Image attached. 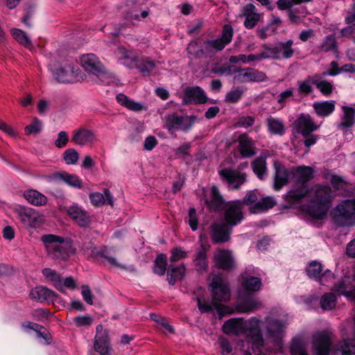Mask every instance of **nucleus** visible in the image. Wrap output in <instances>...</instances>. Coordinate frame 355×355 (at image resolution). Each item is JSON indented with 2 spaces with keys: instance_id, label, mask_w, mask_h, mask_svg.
<instances>
[{
  "instance_id": "obj_44",
  "label": "nucleus",
  "mask_w": 355,
  "mask_h": 355,
  "mask_svg": "<svg viewBox=\"0 0 355 355\" xmlns=\"http://www.w3.org/2000/svg\"><path fill=\"white\" fill-rule=\"evenodd\" d=\"M276 45L278 49L279 59H288L293 55L294 49L292 47L293 45V41L292 40H288L286 42H278Z\"/></svg>"
},
{
  "instance_id": "obj_64",
  "label": "nucleus",
  "mask_w": 355,
  "mask_h": 355,
  "mask_svg": "<svg viewBox=\"0 0 355 355\" xmlns=\"http://www.w3.org/2000/svg\"><path fill=\"white\" fill-rule=\"evenodd\" d=\"M334 278V275L333 272L329 270H326L317 279L319 281L320 284L327 286L329 283L331 282Z\"/></svg>"
},
{
  "instance_id": "obj_35",
  "label": "nucleus",
  "mask_w": 355,
  "mask_h": 355,
  "mask_svg": "<svg viewBox=\"0 0 355 355\" xmlns=\"http://www.w3.org/2000/svg\"><path fill=\"white\" fill-rule=\"evenodd\" d=\"M89 199L92 204L95 207L103 206L105 204V200L107 201V203L110 206L113 207L114 205L113 197L107 189H104V194L100 192L90 193Z\"/></svg>"
},
{
  "instance_id": "obj_49",
  "label": "nucleus",
  "mask_w": 355,
  "mask_h": 355,
  "mask_svg": "<svg viewBox=\"0 0 355 355\" xmlns=\"http://www.w3.org/2000/svg\"><path fill=\"white\" fill-rule=\"evenodd\" d=\"M57 177L71 187L80 189L83 186L82 180L76 175L69 174L64 172L58 173Z\"/></svg>"
},
{
  "instance_id": "obj_23",
  "label": "nucleus",
  "mask_w": 355,
  "mask_h": 355,
  "mask_svg": "<svg viewBox=\"0 0 355 355\" xmlns=\"http://www.w3.org/2000/svg\"><path fill=\"white\" fill-rule=\"evenodd\" d=\"M240 16L245 18L244 26L247 29H252L258 24L262 15L257 12L253 3H248L243 7Z\"/></svg>"
},
{
  "instance_id": "obj_39",
  "label": "nucleus",
  "mask_w": 355,
  "mask_h": 355,
  "mask_svg": "<svg viewBox=\"0 0 355 355\" xmlns=\"http://www.w3.org/2000/svg\"><path fill=\"white\" fill-rule=\"evenodd\" d=\"M276 204L275 199L272 197H264L258 200L253 205L250 210L252 214H257L261 211H267L272 208Z\"/></svg>"
},
{
  "instance_id": "obj_18",
  "label": "nucleus",
  "mask_w": 355,
  "mask_h": 355,
  "mask_svg": "<svg viewBox=\"0 0 355 355\" xmlns=\"http://www.w3.org/2000/svg\"><path fill=\"white\" fill-rule=\"evenodd\" d=\"M207 101L205 91L199 86L187 87L184 89L183 103L189 104H203Z\"/></svg>"
},
{
  "instance_id": "obj_12",
  "label": "nucleus",
  "mask_w": 355,
  "mask_h": 355,
  "mask_svg": "<svg viewBox=\"0 0 355 355\" xmlns=\"http://www.w3.org/2000/svg\"><path fill=\"white\" fill-rule=\"evenodd\" d=\"M242 202L241 200H232L224 206L223 219L229 226L233 227L239 224L243 219Z\"/></svg>"
},
{
  "instance_id": "obj_14",
  "label": "nucleus",
  "mask_w": 355,
  "mask_h": 355,
  "mask_svg": "<svg viewBox=\"0 0 355 355\" xmlns=\"http://www.w3.org/2000/svg\"><path fill=\"white\" fill-rule=\"evenodd\" d=\"M220 178L226 182L233 189H239L246 182L245 173L239 169L225 168L218 171Z\"/></svg>"
},
{
  "instance_id": "obj_54",
  "label": "nucleus",
  "mask_w": 355,
  "mask_h": 355,
  "mask_svg": "<svg viewBox=\"0 0 355 355\" xmlns=\"http://www.w3.org/2000/svg\"><path fill=\"white\" fill-rule=\"evenodd\" d=\"M320 50L324 52L336 51L337 42L336 36L333 34L327 35L320 47Z\"/></svg>"
},
{
  "instance_id": "obj_59",
  "label": "nucleus",
  "mask_w": 355,
  "mask_h": 355,
  "mask_svg": "<svg viewBox=\"0 0 355 355\" xmlns=\"http://www.w3.org/2000/svg\"><path fill=\"white\" fill-rule=\"evenodd\" d=\"M63 157L67 164H75L78 162L79 155L73 148H69L65 150Z\"/></svg>"
},
{
  "instance_id": "obj_22",
  "label": "nucleus",
  "mask_w": 355,
  "mask_h": 355,
  "mask_svg": "<svg viewBox=\"0 0 355 355\" xmlns=\"http://www.w3.org/2000/svg\"><path fill=\"white\" fill-rule=\"evenodd\" d=\"M67 214L81 227H87L91 223V218L87 211L73 204L65 207Z\"/></svg>"
},
{
  "instance_id": "obj_25",
  "label": "nucleus",
  "mask_w": 355,
  "mask_h": 355,
  "mask_svg": "<svg viewBox=\"0 0 355 355\" xmlns=\"http://www.w3.org/2000/svg\"><path fill=\"white\" fill-rule=\"evenodd\" d=\"M214 260L217 268L225 270H230L234 268V259L232 252L220 249L216 252Z\"/></svg>"
},
{
  "instance_id": "obj_60",
  "label": "nucleus",
  "mask_w": 355,
  "mask_h": 355,
  "mask_svg": "<svg viewBox=\"0 0 355 355\" xmlns=\"http://www.w3.org/2000/svg\"><path fill=\"white\" fill-rule=\"evenodd\" d=\"M187 257H188V252L180 247H176L171 250L170 261L171 262H177Z\"/></svg>"
},
{
  "instance_id": "obj_57",
  "label": "nucleus",
  "mask_w": 355,
  "mask_h": 355,
  "mask_svg": "<svg viewBox=\"0 0 355 355\" xmlns=\"http://www.w3.org/2000/svg\"><path fill=\"white\" fill-rule=\"evenodd\" d=\"M291 352L292 355H308L304 344L299 339H294L291 345Z\"/></svg>"
},
{
  "instance_id": "obj_32",
  "label": "nucleus",
  "mask_w": 355,
  "mask_h": 355,
  "mask_svg": "<svg viewBox=\"0 0 355 355\" xmlns=\"http://www.w3.org/2000/svg\"><path fill=\"white\" fill-rule=\"evenodd\" d=\"M313 108L318 116L327 117L334 112L336 102L334 101H315L313 103Z\"/></svg>"
},
{
  "instance_id": "obj_51",
  "label": "nucleus",
  "mask_w": 355,
  "mask_h": 355,
  "mask_svg": "<svg viewBox=\"0 0 355 355\" xmlns=\"http://www.w3.org/2000/svg\"><path fill=\"white\" fill-rule=\"evenodd\" d=\"M167 257L165 254H159L154 263L153 271L155 274L162 276L165 274L167 266Z\"/></svg>"
},
{
  "instance_id": "obj_1",
  "label": "nucleus",
  "mask_w": 355,
  "mask_h": 355,
  "mask_svg": "<svg viewBox=\"0 0 355 355\" xmlns=\"http://www.w3.org/2000/svg\"><path fill=\"white\" fill-rule=\"evenodd\" d=\"M334 197V192L329 186L315 185L307 208L309 214L314 218L322 219L327 214Z\"/></svg>"
},
{
  "instance_id": "obj_56",
  "label": "nucleus",
  "mask_w": 355,
  "mask_h": 355,
  "mask_svg": "<svg viewBox=\"0 0 355 355\" xmlns=\"http://www.w3.org/2000/svg\"><path fill=\"white\" fill-rule=\"evenodd\" d=\"M307 10L305 8L290 9L288 12V19L291 23L299 24L302 22V18L299 16V14L306 15Z\"/></svg>"
},
{
  "instance_id": "obj_27",
  "label": "nucleus",
  "mask_w": 355,
  "mask_h": 355,
  "mask_svg": "<svg viewBox=\"0 0 355 355\" xmlns=\"http://www.w3.org/2000/svg\"><path fill=\"white\" fill-rule=\"evenodd\" d=\"M262 307V303L254 296H248L241 300L236 308L239 313H252Z\"/></svg>"
},
{
  "instance_id": "obj_4",
  "label": "nucleus",
  "mask_w": 355,
  "mask_h": 355,
  "mask_svg": "<svg viewBox=\"0 0 355 355\" xmlns=\"http://www.w3.org/2000/svg\"><path fill=\"white\" fill-rule=\"evenodd\" d=\"M211 287L212 301L220 318L226 314L231 313V308L219 304V302H227L230 299V289L227 282L220 275H215L210 284Z\"/></svg>"
},
{
  "instance_id": "obj_62",
  "label": "nucleus",
  "mask_w": 355,
  "mask_h": 355,
  "mask_svg": "<svg viewBox=\"0 0 355 355\" xmlns=\"http://www.w3.org/2000/svg\"><path fill=\"white\" fill-rule=\"evenodd\" d=\"M198 40L191 41L187 48V51L188 54L194 55L196 58H199L204 55V51H202V49H198Z\"/></svg>"
},
{
  "instance_id": "obj_30",
  "label": "nucleus",
  "mask_w": 355,
  "mask_h": 355,
  "mask_svg": "<svg viewBox=\"0 0 355 355\" xmlns=\"http://www.w3.org/2000/svg\"><path fill=\"white\" fill-rule=\"evenodd\" d=\"M268 132L274 135L282 136L286 132V125L283 119L270 116L266 120Z\"/></svg>"
},
{
  "instance_id": "obj_5",
  "label": "nucleus",
  "mask_w": 355,
  "mask_h": 355,
  "mask_svg": "<svg viewBox=\"0 0 355 355\" xmlns=\"http://www.w3.org/2000/svg\"><path fill=\"white\" fill-rule=\"evenodd\" d=\"M244 322L245 328L243 334L248 338L246 341L248 349H243L244 355H260L262 352L261 348L263 347L264 343L260 331V320L256 318H252Z\"/></svg>"
},
{
  "instance_id": "obj_26",
  "label": "nucleus",
  "mask_w": 355,
  "mask_h": 355,
  "mask_svg": "<svg viewBox=\"0 0 355 355\" xmlns=\"http://www.w3.org/2000/svg\"><path fill=\"white\" fill-rule=\"evenodd\" d=\"M71 141L77 145L92 144L96 141L94 133L88 129L80 128L73 131Z\"/></svg>"
},
{
  "instance_id": "obj_28",
  "label": "nucleus",
  "mask_w": 355,
  "mask_h": 355,
  "mask_svg": "<svg viewBox=\"0 0 355 355\" xmlns=\"http://www.w3.org/2000/svg\"><path fill=\"white\" fill-rule=\"evenodd\" d=\"M18 218L27 227H35L40 223L38 214L31 208H22L18 211Z\"/></svg>"
},
{
  "instance_id": "obj_6",
  "label": "nucleus",
  "mask_w": 355,
  "mask_h": 355,
  "mask_svg": "<svg viewBox=\"0 0 355 355\" xmlns=\"http://www.w3.org/2000/svg\"><path fill=\"white\" fill-rule=\"evenodd\" d=\"M299 185L288 191L286 198L289 202H296L305 198L309 192L306 182L313 178V170L310 166H300L295 173Z\"/></svg>"
},
{
  "instance_id": "obj_13",
  "label": "nucleus",
  "mask_w": 355,
  "mask_h": 355,
  "mask_svg": "<svg viewBox=\"0 0 355 355\" xmlns=\"http://www.w3.org/2000/svg\"><path fill=\"white\" fill-rule=\"evenodd\" d=\"M193 121L188 116L178 115L177 113L165 116V125L171 134L177 131H187L193 125Z\"/></svg>"
},
{
  "instance_id": "obj_47",
  "label": "nucleus",
  "mask_w": 355,
  "mask_h": 355,
  "mask_svg": "<svg viewBox=\"0 0 355 355\" xmlns=\"http://www.w3.org/2000/svg\"><path fill=\"white\" fill-rule=\"evenodd\" d=\"M116 55L118 58L121 61V63L130 68L133 67V63L135 59L132 58V53L131 51L127 50L123 46H119Z\"/></svg>"
},
{
  "instance_id": "obj_16",
  "label": "nucleus",
  "mask_w": 355,
  "mask_h": 355,
  "mask_svg": "<svg viewBox=\"0 0 355 355\" xmlns=\"http://www.w3.org/2000/svg\"><path fill=\"white\" fill-rule=\"evenodd\" d=\"M333 342L332 334L323 331L313 338V347L315 355H329Z\"/></svg>"
},
{
  "instance_id": "obj_45",
  "label": "nucleus",
  "mask_w": 355,
  "mask_h": 355,
  "mask_svg": "<svg viewBox=\"0 0 355 355\" xmlns=\"http://www.w3.org/2000/svg\"><path fill=\"white\" fill-rule=\"evenodd\" d=\"M43 275L52 282L53 286L60 291H63V285L60 275L54 270L46 268L42 270Z\"/></svg>"
},
{
  "instance_id": "obj_63",
  "label": "nucleus",
  "mask_w": 355,
  "mask_h": 355,
  "mask_svg": "<svg viewBox=\"0 0 355 355\" xmlns=\"http://www.w3.org/2000/svg\"><path fill=\"white\" fill-rule=\"evenodd\" d=\"M255 121V119L252 116H239L237 121V125L242 128L251 127Z\"/></svg>"
},
{
  "instance_id": "obj_61",
  "label": "nucleus",
  "mask_w": 355,
  "mask_h": 355,
  "mask_svg": "<svg viewBox=\"0 0 355 355\" xmlns=\"http://www.w3.org/2000/svg\"><path fill=\"white\" fill-rule=\"evenodd\" d=\"M42 127V122L35 119L30 125L25 128V133L26 135H36L41 131Z\"/></svg>"
},
{
  "instance_id": "obj_38",
  "label": "nucleus",
  "mask_w": 355,
  "mask_h": 355,
  "mask_svg": "<svg viewBox=\"0 0 355 355\" xmlns=\"http://www.w3.org/2000/svg\"><path fill=\"white\" fill-rule=\"evenodd\" d=\"M116 98L119 104L127 107L130 110L139 112L146 109L144 105L129 98L124 94H119Z\"/></svg>"
},
{
  "instance_id": "obj_58",
  "label": "nucleus",
  "mask_w": 355,
  "mask_h": 355,
  "mask_svg": "<svg viewBox=\"0 0 355 355\" xmlns=\"http://www.w3.org/2000/svg\"><path fill=\"white\" fill-rule=\"evenodd\" d=\"M243 91L241 89H232L225 95V101L229 103H236L242 97Z\"/></svg>"
},
{
  "instance_id": "obj_31",
  "label": "nucleus",
  "mask_w": 355,
  "mask_h": 355,
  "mask_svg": "<svg viewBox=\"0 0 355 355\" xmlns=\"http://www.w3.org/2000/svg\"><path fill=\"white\" fill-rule=\"evenodd\" d=\"M245 322L242 319L232 318L227 320L223 325V331L227 335L238 336L243 334Z\"/></svg>"
},
{
  "instance_id": "obj_50",
  "label": "nucleus",
  "mask_w": 355,
  "mask_h": 355,
  "mask_svg": "<svg viewBox=\"0 0 355 355\" xmlns=\"http://www.w3.org/2000/svg\"><path fill=\"white\" fill-rule=\"evenodd\" d=\"M252 167L254 173L260 178H263L266 172V158L259 157L252 162Z\"/></svg>"
},
{
  "instance_id": "obj_17",
  "label": "nucleus",
  "mask_w": 355,
  "mask_h": 355,
  "mask_svg": "<svg viewBox=\"0 0 355 355\" xmlns=\"http://www.w3.org/2000/svg\"><path fill=\"white\" fill-rule=\"evenodd\" d=\"M232 227L224 222H215L211 224V239L214 243H223L229 241L232 234Z\"/></svg>"
},
{
  "instance_id": "obj_43",
  "label": "nucleus",
  "mask_w": 355,
  "mask_h": 355,
  "mask_svg": "<svg viewBox=\"0 0 355 355\" xmlns=\"http://www.w3.org/2000/svg\"><path fill=\"white\" fill-rule=\"evenodd\" d=\"M315 74L307 76L305 80L298 81V92L300 94L307 96L313 92L312 85H315Z\"/></svg>"
},
{
  "instance_id": "obj_52",
  "label": "nucleus",
  "mask_w": 355,
  "mask_h": 355,
  "mask_svg": "<svg viewBox=\"0 0 355 355\" xmlns=\"http://www.w3.org/2000/svg\"><path fill=\"white\" fill-rule=\"evenodd\" d=\"M336 296L332 293L324 294L320 299V305L324 310H331L336 307Z\"/></svg>"
},
{
  "instance_id": "obj_8",
  "label": "nucleus",
  "mask_w": 355,
  "mask_h": 355,
  "mask_svg": "<svg viewBox=\"0 0 355 355\" xmlns=\"http://www.w3.org/2000/svg\"><path fill=\"white\" fill-rule=\"evenodd\" d=\"M346 252L348 256L355 257V239L347 245ZM332 291L352 300H355V273L352 277H345L336 284Z\"/></svg>"
},
{
  "instance_id": "obj_33",
  "label": "nucleus",
  "mask_w": 355,
  "mask_h": 355,
  "mask_svg": "<svg viewBox=\"0 0 355 355\" xmlns=\"http://www.w3.org/2000/svg\"><path fill=\"white\" fill-rule=\"evenodd\" d=\"M206 204L209 208L214 211H218L224 209L225 200L220 196L218 188L215 186L211 187L210 199L206 200Z\"/></svg>"
},
{
  "instance_id": "obj_3",
  "label": "nucleus",
  "mask_w": 355,
  "mask_h": 355,
  "mask_svg": "<svg viewBox=\"0 0 355 355\" xmlns=\"http://www.w3.org/2000/svg\"><path fill=\"white\" fill-rule=\"evenodd\" d=\"M320 127V124H317L309 114H300L293 122V130L303 137L302 143L305 147L306 153H309L311 147L319 139V135L313 134V132Z\"/></svg>"
},
{
  "instance_id": "obj_10",
  "label": "nucleus",
  "mask_w": 355,
  "mask_h": 355,
  "mask_svg": "<svg viewBox=\"0 0 355 355\" xmlns=\"http://www.w3.org/2000/svg\"><path fill=\"white\" fill-rule=\"evenodd\" d=\"M54 78L62 83H73L81 81L85 75L73 64L66 62L63 65L51 69Z\"/></svg>"
},
{
  "instance_id": "obj_11",
  "label": "nucleus",
  "mask_w": 355,
  "mask_h": 355,
  "mask_svg": "<svg viewBox=\"0 0 355 355\" xmlns=\"http://www.w3.org/2000/svg\"><path fill=\"white\" fill-rule=\"evenodd\" d=\"M80 63L83 68L87 72L101 78L102 82H105V78L109 77L105 67L94 53L82 55Z\"/></svg>"
},
{
  "instance_id": "obj_37",
  "label": "nucleus",
  "mask_w": 355,
  "mask_h": 355,
  "mask_svg": "<svg viewBox=\"0 0 355 355\" xmlns=\"http://www.w3.org/2000/svg\"><path fill=\"white\" fill-rule=\"evenodd\" d=\"M155 62L149 58H141L135 60L133 63V67L137 68L140 73L145 76H148L155 68Z\"/></svg>"
},
{
  "instance_id": "obj_29",
  "label": "nucleus",
  "mask_w": 355,
  "mask_h": 355,
  "mask_svg": "<svg viewBox=\"0 0 355 355\" xmlns=\"http://www.w3.org/2000/svg\"><path fill=\"white\" fill-rule=\"evenodd\" d=\"M275 168L274 189L278 191L288 183L291 173L286 167L280 164L275 163Z\"/></svg>"
},
{
  "instance_id": "obj_53",
  "label": "nucleus",
  "mask_w": 355,
  "mask_h": 355,
  "mask_svg": "<svg viewBox=\"0 0 355 355\" xmlns=\"http://www.w3.org/2000/svg\"><path fill=\"white\" fill-rule=\"evenodd\" d=\"M263 51L259 53L260 61L263 59L279 60V51L276 44L273 46H263Z\"/></svg>"
},
{
  "instance_id": "obj_15",
  "label": "nucleus",
  "mask_w": 355,
  "mask_h": 355,
  "mask_svg": "<svg viewBox=\"0 0 355 355\" xmlns=\"http://www.w3.org/2000/svg\"><path fill=\"white\" fill-rule=\"evenodd\" d=\"M234 73H237L234 80L239 83L263 82L267 79L264 72L254 68L236 69L234 70Z\"/></svg>"
},
{
  "instance_id": "obj_19",
  "label": "nucleus",
  "mask_w": 355,
  "mask_h": 355,
  "mask_svg": "<svg viewBox=\"0 0 355 355\" xmlns=\"http://www.w3.org/2000/svg\"><path fill=\"white\" fill-rule=\"evenodd\" d=\"M266 324L267 337L272 342L279 345L284 335L286 324L281 320L268 318Z\"/></svg>"
},
{
  "instance_id": "obj_21",
  "label": "nucleus",
  "mask_w": 355,
  "mask_h": 355,
  "mask_svg": "<svg viewBox=\"0 0 355 355\" xmlns=\"http://www.w3.org/2000/svg\"><path fill=\"white\" fill-rule=\"evenodd\" d=\"M94 350L101 355H110L108 332L106 330H103L101 324H98L96 327V334L94 338Z\"/></svg>"
},
{
  "instance_id": "obj_46",
  "label": "nucleus",
  "mask_w": 355,
  "mask_h": 355,
  "mask_svg": "<svg viewBox=\"0 0 355 355\" xmlns=\"http://www.w3.org/2000/svg\"><path fill=\"white\" fill-rule=\"evenodd\" d=\"M315 87L321 92V94L325 96H330L334 89L332 84L327 80H322V78L324 77L322 73H315Z\"/></svg>"
},
{
  "instance_id": "obj_20",
  "label": "nucleus",
  "mask_w": 355,
  "mask_h": 355,
  "mask_svg": "<svg viewBox=\"0 0 355 355\" xmlns=\"http://www.w3.org/2000/svg\"><path fill=\"white\" fill-rule=\"evenodd\" d=\"M210 245L206 242H201L193 256V261L196 270L199 272H206L208 269L207 252Z\"/></svg>"
},
{
  "instance_id": "obj_9",
  "label": "nucleus",
  "mask_w": 355,
  "mask_h": 355,
  "mask_svg": "<svg viewBox=\"0 0 355 355\" xmlns=\"http://www.w3.org/2000/svg\"><path fill=\"white\" fill-rule=\"evenodd\" d=\"M234 31L231 25L226 24L223 28L222 35L220 38L214 40H206L202 45V51L206 56L211 55L215 52L220 51L229 44L233 37Z\"/></svg>"
},
{
  "instance_id": "obj_41",
  "label": "nucleus",
  "mask_w": 355,
  "mask_h": 355,
  "mask_svg": "<svg viewBox=\"0 0 355 355\" xmlns=\"http://www.w3.org/2000/svg\"><path fill=\"white\" fill-rule=\"evenodd\" d=\"M343 116L338 127L341 129H345L352 127L355 122V110L353 107L343 106Z\"/></svg>"
},
{
  "instance_id": "obj_55",
  "label": "nucleus",
  "mask_w": 355,
  "mask_h": 355,
  "mask_svg": "<svg viewBox=\"0 0 355 355\" xmlns=\"http://www.w3.org/2000/svg\"><path fill=\"white\" fill-rule=\"evenodd\" d=\"M322 266L320 263L311 261L306 268V272L309 277L318 279L322 274Z\"/></svg>"
},
{
  "instance_id": "obj_24",
  "label": "nucleus",
  "mask_w": 355,
  "mask_h": 355,
  "mask_svg": "<svg viewBox=\"0 0 355 355\" xmlns=\"http://www.w3.org/2000/svg\"><path fill=\"white\" fill-rule=\"evenodd\" d=\"M238 150L242 157L250 158L257 154L255 141L247 134H243L238 137Z\"/></svg>"
},
{
  "instance_id": "obj_34",
  "label": "nucleus",
  "mask_w": 355,
  "mask_h": 355,
  "mask_svg": "<svg viewBox=\"0 0 355 355\" xmlns=\"http://www.w3.org/2000/svg\"><path fill=\"white\" fill-rule=\"evenodd\" d=\"M23 196L30 204L36 207L44 206L48 202L47 197L35 189L25 191Z\"/></svg>"
},
{
  "instance_id": "obj_2",
  "label": "nucleus",
  "mask_w": 355,
  "mask_h": 355,
  "mask_svg": "<svg viewBox=\"0 0 355 355\" xmlns=\"http://www.w3.org/2000/svg\"><path fill=\"white\" fill-rule=\"evenodd\" d=\"M41 241L47 254L53 259L66 261L76 253L71 241L62 236L51 234H44L42 236Z\"/></svg>"
},
{
  "instance_id": "obj_7",
  "label": "nucleus",
  "mask_w": 355,
  "mask_h": 355,
  "mask_svg": "<svg viewBox=\"0 0 355 355\" xmlns=\"http://www.w3.org/2000/svg\"><path fill=\"white\" fill-rule=\"evenodd\" d=\"M335 223L339 226L355 225V200H346L332 211Z\"/></svg>"
},
{
  "instance_id": "obj_42",
  "label": "nucleus",
  "mask_w": 355,
  "mask_h": 355,
  "mask_svg": "<svg viewBox=\"0 0 355 355\" xmlns=\"http://www.w3.org/2000/svg\"><path fill=\"white\" fill-rule=\"evenodd\" d=\"M184 265L178 266H171L168 270V281L171 285H174L178 280H181L185 274Z\"/></svg>"
},
{
  "instance_id": "obj_36",
  "label": "nucleus",
  "mask_w": 355,
  "mask_h": 355,
  "mask_svg": "<svg viewBox=\"0 0 355 355\" xmlns=\"http://www.w3.org/2000/svg\"><path fill=\"white\" fill-rule=\"evenodd\" d=\"M55 295L53 291L44 286H37L33 288L29 294L31 300L37 302H44Z\"/></svg>"
},
{
  "instance_id": "obj_48",
  "label": "nucleus",
  "mask_w": 355,
  "mask_h": 355,
  "mask_svg": "<svg viewBox=\"0 0 355 355\" xmlns=\"http://www.w3.org/2000/svg\"><path fill=\"white\" fill-rule=\"evenodd\" d=\"M11 34L13 38L21 45L28 49L33 48L31 40L24 31L20 29L13 28L11 30Z\"/></svg>"
},
{
  "instance_id": "obj_40",
  "label": "nucleus",
  "mask_w": 355,
  "mask_h": 355,
  "mask_svg": "<svg viewBox=\"0 0 355 355\" xmlns=\"http://www.w3.org/2000/svg\"><path fill=\"white\" fill-rule=\"evenodd\" d=\"M241 285L247 291L257 292L261 288L262 282L259 277L243 275Z\"/></svg>"
}]
</instances>
